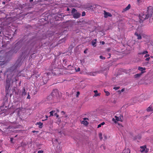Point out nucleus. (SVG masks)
I'll use <instances>...</instances> for the list:
<instances>
[{
  "label": "nucleus",
  "mask_w": 153,
  "mask_h": 153,
  "mask_svg": "<svg viewBox=\"0 0 153 153\" xmlns=\"http://www.w3.org/2000/svg\"><path fill=\"white\" fill-rule=\"evenodd\" d=\"M18 79L19 78L18 76L14 75L12 76L10 79L7 77L6 80V89H7L8 90L9 88L10 87L11 81L12 83H13L18 81Z\"/></svg>",
  "instance_id": "obj_1"
},
{
  "label": "nucleus",
  "mask_w": 153,
  "mask_h": 153,
  "mask_svg": "<svg viewBox=\"0 0 153 153\" xmlns=\"http://www.w3.org/2000/svg\"><path fill=\"white\" fill-rule=\"evenodd\" d=\"M4 128L5 130L4 129V130L2 131L3 132V134L5 135L10 133L11 131H13V128H11L10 125L8 126V127H5Z\"/></svg>",
  "instance_id": "obj_2"
},
{
  "label": "nucleus",
  "mask_w": 153,
  "mask_h": 153,
  "mask_svg": "<svg viewBox=\"0 0 153 153\" xmlns=\"http://www.w3.org/2000/svg\"><path fill=\"white\" fill-rule=\"evenodd\" d=\"M147 14L149 17L153 16V6H149L148 8Z\"/></svg>",
  "instance_id": "obj_3"
},
{
  "label": "nucleus",
  "mask_w": 153,
  "mask_h": 153,
  "mask_svg": "<svg viewBox=\"0 0 153 153\" xmlns=\"http://www.w3.org/2000/svg\"><path fill=\"white\" fill-rule=\"evenodd\" d=\"M149 17L147 14H144L143 13H141L140 14L139 16L140 22H141V21H143Z\"/></svg>",
  "instance_id": "obj_4"
},
{
  "label": "nucleus",
  "mask_w": 153,
  "mask_h": 153,
  "mask_svg": "<svg viewBox=\"0 0 153 153\" xmlns=\"http://www.w3.org/2000/svg\"><path fill=\"white\" fill-rule=\"evenodd\" d=\"M115 119L113 118L112 119V121L115 123H116L117 121H120L122 122L123 120V117H122L121 116H119L118 117L115 116Z\"/></svg>",
  "instance_id": "obj_5"
},
{
  "label": "nucleus",
  "mask_w": 153,
  "mask_h": 153,
  "mask_svg": "<svg viewBox=\"0 0 153 153\" xmlns=\"http://www.w3.org/2000/svg\"><path fill=\"white\" fill-rule=\"evenodd\" d=\"M10 19L9 18L7 19L6 21L5 22H2L1 23V29H4V26H5L6 25H7L9 24L10 23V22H7L8 21V20H9Z\"/></svg>",
  "instance_id": "obj_6"
},
{
  "label": "nucleus",
  "mask_w": 153,
  "mask_h": 153,
  "mask_svg": "<svg viewBox=\"0 0 153 153\" xmlns=\"http://www.w3.org/2000/svg\"><path fill=\"white\" fill-rule=\"evenodd\" d=\"M6 107H4V106H1L0 107V114L6 112L7 111V109H5V108H6Z\"/></svg>",
  "instance_id": "obj_7"
},
{
  "label": "nucleus",
  "mask_w": 153,
  "mask_h": 153,
  "mask_svg": "<svg viewBox=\"0 0 153 153\" xmlns=\"http://www.w3.org/2000/svg\"><path fill=\"white\" fill-rule=\"evenodd\" d=\"M80 13L77 12H76L75 13H74L73 14L74 18L75 19L79 18L80 17Z\"/></svg>",
  "instance_id": "obj_8"
},
{
  "label": "nucleus",
  "mask_w": 153,
  "mask_h": 153,
  "mask_svg": "<svg viewBox=\"0 0 153 153\" xmlns=\"http://www.w3.org/2000/svg\"><path fill=\"white\" fill-rule=\"evenodd\" d=\"M17 44H16V45L15 48V49L16 48V49L14 51L11 50V51H9V52H8V54H9V55H10V53H12V54H13V53H16L17 52V51H18V49H19V48H18V47H17Z\"/></svg>",
  "instance_id": "obj_9"
},
{
  "label": "nucleus",
  "mask_w": 153,
  "mask_h": 153,
  "mask_svg": "<svg viewBox=\"0 0 153 153\" xmlns=\"http://www.w3.org/2000/svg\"><path fill=\"white\" fill-rule=\"evenodd\" d=\"M104 14L105 18H107L108 16L111 17L112 16V15L110 13L107 12L105 11H104Z\"/></svg>",
  "instance_id": "obj_10"
},
{
  "label": "nucleus",
  "mask_w": 153,
  "mask_h": 153,
  "mask_svg": "<svg viewBox=\"0 0 153 153\" xmlns=\"http://www.w3.org/2000/svg\"><path fill=\"white\" fill-rule=\"evenodd\" d=\"M131 7V5L130 4H128L127 7H126V8L123 9L122 12H123L128 10Z\"/></svg>",
  "instance_id": "obj_11"
},
{
  "label": "nucleus",
  "mask_w": 153,
  "mask_h": 153,
  "mask_svg": "<svg viewBox=\"0 0 153 153\" xmlns=\"http://www.w3.org/2000/svg\"><path fill=\"white\" fill-rule=\"evenodd\" d=\"M27 94V92L25 90V88L24 87L23 88L22 90V96H25Z\"/></svg>",
  "instance_id": "obj_12"
},
{
  "label": "nucleus",
  "mask_w": 153,
  "mask_h": 153,
  "mask_svg": "<svg viewBox=\"0 0 153 153\" xmlns=\"http://www.w3.org/2000/svg\"><path fill=\"white\" fill-rule=\"evenodd\" d=\"M97 41V39H95L94 40H93L91 42V44L94 47H95L96 45L95 44H96V42Z\"/></svg>",
  "instance_id": "obj_13"
},
{
  "label": "nucleus",
  "mask_w": 153,
  "mask_h": 153,
  "mask_svg": "<svg viewBox=\"0 0 153 153\" xmlns=\"http://www.w3.org/2000/svg\"><path fill=\"white\" fill-rule=\"evenodd\" d=\"M36 125H38L39 126V128H41L42 127L43 123L41 122H37Z\"/></svg>",
  "instance_id": "obj_14"
},
{
  "label": "nucleus",
  "mask_w": 153,
  "mask_h": 153,
  "mask_svg": "<svg viewBox=\"0 0 153 153\" xmlns=\"http://www.w3.org/2000/svg\"><path fill=\"white\" fill-rule=\"evenodd\" d=\"M147 110L148 111H153V109L152 107L150 106L147 109Z\"/></svg>",
  "instance_id": "obj_15"
},
{
  "label": "nucleus",
  "mask_w": 153,
  "mask_h": 153,
  "mask_svg": "<svg viewBox=\"0 0 153 153\" xmlns=\"http://www.w3.org/2000/svg\"><path fill=\"white\" fill-rule=\"evenodd\" d=\"M146 69V68H142L140 66L138 68V69L140 71H141V72H143V71L145 70Z\"/></svg>",
  "instance_id": "obj_16"
},
{
  "label": "nucleus",
  "mask_w": 153,
  "mask_h": 153,
  "mask_svg": "<svg viewBox=\"0 0 153 153\" xmlns=\"http://www.w3.org/2000/svg\"><path fill=\"white\" fill-rule=\"evenodd\" d=\"M135 35L137 36L138 39H142L141 36L140 34H138L137 33H135Z\"/></svg>",
  "instance_id": "obj_17"
},
{
  "label": "nucleus",
  "mask_w": 153,
  "mask_h": 153,
  "mask_svg": "<svg viewBox=\"0 0 153 153\" xmlns=\"http://www.w3.org/2000/svg\"><path fill=\"white\" fill-rule=\"evenodd\" d=\"M143 2L142 0H137V4L140 5Z\"/></svg>",
  "instance_id": "obj_18"
},
{
  "label": "nucleus",
  "mask_w": 153,
  "mask_h": 153,
  "mask_svg": "<svg viewBox=\"0 0 153 153\" xmlns=\"http://www.w3.org/2000/svg\"><path fill=\"white\" fill-rule=\"evenodd\" d=\"M144 72H142L140 74H137L135 75V77L137 78L139 77L143 74Z\"/></svg>",
  "instance_id": "obj_19"
},
{
  "label": "nucleus",
  "mask_w": 153,
  "mask_h": 153,
  "mask_svg": "<svg viewBox=\"0 0 153 153\" xmlns=\"http://www.w3.org/2000/svg\"><path fill=\"white\" fill-rule=\"evenodd\" d=\"M94 92L95 93V94L94 95V96L95 97H97L99 96H100V94H98L97 91V90H94Z\"/></svg>",
  "instance_id": "obj_20"
},
{
  "label": "nucleus",
  "mask_w": 153,
  "mask_h": 153,
  "mask_svg": "<svg viewBox=\"0 0 153 153\" xmlns=\"http://www.w3.org/2000/svg\"><path fill=\"white\" fill-rule=\"evenodd\" d=\"M105 124V123L104 122H103L102 123L98 125L97 128H99L100 127L102 126H103Z\"/></svg>",
  "instance_id": "obj_21"
},
{
  "label": "nucleus",
  "mask_w": 153,
  "mask_h": 153,
  "mask_svg": "<svg viewBox=\"0 0 153 153\" xmlns=\"http://www.w3.org/2000/svg\"><path fill=\"white\" fill-rule=\"evenodd\" d=\"M96 73L95 72H91L89 73V75L91 76H95L96 75Z\"/></svg>",
  "instance_id": "obj_22"
},
{
  "label": "nucleus",
  "mask_w": 153,
  "mask_h": 153,
  "mask_svg": "<svg viewBox=\"0 0 153 153\" xmlns=\"http://www.w3.org/2000/svg\"><path fill=\"white\" fill-rule=\"evenodd\" d=\"M99 137L100 140L102 139V133L100 132L99 133Z\"/></svg>",
  "instance_id": "obj_23"
},
{
  "label": "nucleus",
  "mask_w": 153,
  "mask_h": 153,
  "mask_svg": "<svg viewBox=\"0 0 153 153\" xmlns=\"http://www.w3.org/2000/svg\"><path fill=\"white\" fill-rule=\"evenodd\" d=\"M128 150H129V153H130V151L128 149H125L123 151L124 152H125V153H127V152H128Z\"/></svg>",
  "instance_id": "obj_24"
},
{
  "label": "nucleus",
  "mask_w": 153,
  "mask_h": 153,
  "mask_svg": "<svg viewBox=\"0 0 153 153\" xmlns=\"http://www.w3.org/2000/svg\"><path fill=\"white\" fill-rule=\"evenodd\" d=\"M148 53V52L147 51H143V52L140 53L139 54H144L146 53Z\"/></svg>",
  "instance_id": "obj_25"
},
{
  "label": "nucleus",
  "mask_w": 153,
  "mask_h": 153,
  "mask_svg": "<svg viewBox=\"0 0 153 153\" xmlns=\"http://www.w3.org/2000/svg\"><path fill=\"white\" fill-rule=\"evenodd\" d=\"M104 92L105 93L106 95L108 96L110 95V93L107 91H106L105 90H104Z\"/></svg>",
  "instance_id": "obj_26"
},
{
  "label": "nucleus",
  "mask_w": 153,
  "mask_h": 153,
  "mask_svg": "<svg viewBox=\"0 0 153 153\" xmlns=\"http://www.w3.org/2000/svg\"><path fill=\"white\" fill-rule=\"evenodd\" d=\"M76 12V11L75 9L73 8L72 10L71 13L73 14L74 13H75Z\"/></svg>",
  "instance_id": "obj_27"
},
{
  "label": "nucleus",
  "mask_w": 153,
  "mask_h": 153,
  "mask_svg": "<svg viewBox=\"0 0 153 153\" xmlns=\"http://www.w3.org/2000/svg\"><path fill=\"white\" fill-rule=\"evenodd\" d=\"M141 148L143 149L142 150L141 149L140 150V152H143L144 151V150L145 149V148L143 146H141Z\"/></svg>",
  "instance_id": "obj_28"
},
{
  "label": "nucleus",
  "mask_w": 153,
  "mask_h": 153,
  "mask_svg": "<svg viewBox=\"0 0 153 153\" xmlns=\"http://www.w3.org/2000/svg\"><path fill=\"white\" fill-rule=\"evenodd\" d=\"M124 90H125V89H124V88H123V89L121 90V91H118V92L120 94V93H121V92H123V91H124Z\"/></svg>",
  "instance_id": "obj_29"
},
{
  "label": "nucleus",
  "mask_w": 153,
  "mask_h": 153,
  "mask_svg": "<svg viewBox=\"0 0 153 153\" xmlns=\"http://www.w3.org/2000/svg\"><path fill=\"white\" fill-rule=\"evenodd\" d=\"M100 59H105V57H104L102 56H100Z\"/></svg>",
  "instance_id": "obj_30"
},
{
  "label": "nucleus",
  "mask_w": 153,
  "mask_h": 153,
  "mask_svg": "<svg viewBox=\"0 0 153 153\" xmlns=\"http://www.w3.org/2000/svg\"><path fill=\"white\" fill-rule=\"evenodd\" d=\"M119 87H114V89H115V90H117L119 88Z\"/></svg>",
  "instance_id": "obj_31"
},
{
  "label": "nucleus",
  "mask_w": 153,
  "mask_h": 153,
  "mask_svg": "<svg viewBox=\"0 0 153 153\" xmlns=\"http://www.w3.org/2000/svg\"><path fill=\"white\" fill-rule=\"evenodd\" d=\"M30 95L29 94V93H28V95H27V99H30Z\"/></svg>",
  "instance_id": "obj_32"
},
{
  "label": "nucleus",
  "mask_w": 153,
  "mask_h": 153,
  "mask_svg": "<svg viewBox=\"0 0 153 153\" xmlns=\"http://www.w3.org/2000/svg\"><path fill=\"white\" fill-rule=\"evenodd\" d=\"M76 71H79L80 70V68H78L77 69H75Z\"/></svg>",
  "instance_id": "obj_33"
},
{
  "label": "nucleus",
  "mask_w": 153,
  "mask_h": 153,
  "mask_svg": "<svg viewBox=\"0 0 153 153\" xmlns=\"http://www.w3.org/2000/svg\"><path fill=\"white\" fill-rule=\"evenodd\" d=\"M50 116H53V111H51L50 112Z\"/></svg>",
  "instance_id": "obj_34"
},
{
  "label": "nucleus",
  "mask_w": 153,
  "mask_h": 153,
  "mask_svg": "<svg viewBox=\"0 0 153 153\" xmlns=\"http://www.w3.org/2000/svg\"><path fill=\"white\" fill-rule=\"evenodd\" d=\"M79 94H80L79 92V91L77 92L76 94V97H78L79 96Z\"/></svg>",
  "instance_id": "obj_35"
},
{
  "label": "nucleus",
  "mask_w": 153,
  "mask_h": 153,
  "mask_svg": "<svg viewBox=\"0 0 153 153\" xmlns=\"http://www.w3.org/2000/svg\"><path fill=\"white\" fill-rule=\"evenodd\" d=\"M83 122H84L83 124L85 125H87L88 123V122L86 121H84Z\"/></svg>",
  "instance_id": "obj_36"
},
{
  "label": "nucleus",
  "mask_w": 153,
  "mask_h": 153,
  "mask_svg": "<svg viewBox=\"0 0 153 153\" xmlns=\"http://www.w3.org/2000/svg\"><path fill=\"white\" fill-rule=\"evenodd\" d=\"M37 153H43V151L42 150H39L38 151Z\"/></svg>",
  "instance_id": "obj_37"
},
{
  "label": "nucleus",
  "mask_w": 153,
  "mask_h": 153,
  "mask_svg": "<svg viewBox=\"0 0 153 153\" xmlns=\"http://www.w3.org/2000/svg\"><path fill=\"white\" fill-rule=\"evenodd\" d=\"M54 115L56 116L57 118H58L59 116V115L57 114L56 113L54 114Z\"/></svg>",
  "instance_id": "obj_38"
},
{
  "label": "nucleus",
  "mask_w": 153,
  "mask_h": 153,
  "mask_svg": "<svg viewBox=\"0 0 153 153\" xmlns=\"http://www.w3.org/2000/svg\"><path fill=\"white\" fill-rule=\"evenodd\" d=\"M149 56V55L148 54H146L144 56L145 57H147Z\"/></svg>",
  "instance_id": "obj_39"
},
{
  "label": "nucleus",
  "mask_w": 153,
  "mask_h": 153,
  "mask_svg": "<svg viewBox=\"0 0 153 153\" xmlns=\"http://www.w3.org/2000/svg\"><path fill=\"white\" fill-rule=\"evenodd\" d=\"M150 59V58L149 57H148V58H146L145 59V60L146 61H149V60Z\"/></svg>",
  "instance_id": "obj_40"
},
{
  "label": "nucleus",
  "mask_w": 153,
  "mask_h": 153,
  "mask_svg": "<svg viewBox=\"0 0 153 153\" xmlns=\"http://www.w3.org/2000/svg\"><path fill=\"white\" fill-rule=\"evenodd\" d=\"M85 12H83L82 13V16H84L85 15Z\"/></svg>",
  "instance_id": "obj_41"
},
{
  "label": "nucleus",
  "mask_w": 153,
  "mask_h": 153,
  "mask_svg": "<svg viewBox=\"0 0 153 153\" xmlns=\"http://www.w3.org/2000/svg\"><path fill=\"white\" fill-rule=\"evenodd\" d=\"M103 136L104 137L105 139H107V136L106 135H103Z\"/></svg>",
  "instance_id": "obj_42"
},
{
  "label": "nucleus",
  "mask_w": 153,
  "mask_h": 153,
  "mask_svg": "<svg viewBox=\"0 0 153 153\" xmlns=\"http://www.w3.org/2000/svg\"><path fill=\"white\" fill-rule=\"evenodd\" d=\"M13 140V138H11L10 139V142L12 143Z\"/></svg>",
  "instance_id": "obj_43"
},
{
  "label": "nucleus",
  "mask_w": 153,
  "mask_h": 153,
  "mask_svg": "<svg viewBox=\"0 0 153 153\" xmlns=\"http://www.w3.org/2000/svg\"><path fill=\"white\" fill-rule=\"evenodd\" d=\"M101 43L102 44V45H103L105 44V42L103 41H102V42H101Z\"/></svg>",
  "instance_id": "obj_44"
},
{
  "label": "nucleus",
  "mask_w": 153,
  "mask_h": 153,
  "mask_svg": "<svg viewBox=\"0 0 153 153\" xmlns=\"http://www.w3.org/2000/svg\"><path fill=\"white\" fill-rule=\"evenodd\" d=\"M56 113L59 112V110L57 109H56Z\"/></svg>",
  "instance_id": "obj_45"
},
{
  "label": "nucleus",
  "mask_w": 153,
  "mask_h": 153,
  "mask_svg": "<svg viewBox=\"0 0 153 153\" xmlns=\"http://www.w3.org/2000/svg\"><path fill=\"white\" fill-rule=\"evenodd\" d=\"M52 111H53V113H54L56 112V110H53Z\"/></svg>",
  "instance_id": "obj_46"
},
{
  "label": "nucleus",
  "mask_w": 153,
  "mask_h": 153,
  "mask_svg": "<svg viewBox=\"0 0 153 153\" xmlns=\"http://www.w3.org/2000/svg\"><path fill=\"white\" fill-rule=\"evenodd\" d=\"M33 133H34V132H38V131H32Z\"/></svg>",
  "instance_id": "obj_47"
},
{
  "label": "nucleus",
  "mask_w": 153,
  "mask_h": 153,
  "mask_svg": "<svg viewBox=\"0 0 153 153\" xmlns=\"http://www.w3.org/2000/svg\"><path fill=\"white\" fill-rule=\"evenodd\" d=\"M61 113H63V114H64L65 113V112L64 111H62L61 112Z\"/></svg>",
  "instance_id": "obj_48"
},
{
  "label": "nucleus",
  "mask_w": 153,
  "mask_h": 153,
  "mask_svg": "<svg viewBox=\"0 0 153 153\" xmlns=\"http://www.w3.org/2000/svg\"><path fill=\"white\" fill-rule=\"evenodd\" d=\"M84 53H86V50H85L84 51Z\"/></svg>",
  "instance_id": "obj_49"
},
{
  "label": "nucleus",
  "mask_w": 153,
  "mask_h": 153,
  "mask_svg": "<svg viewBox=\"0 0 153 153\" xmlns=\"http://www.w3.org/2000/svg\"><path fill=\"white\" fill-rule=\"evenodd\" d=\"M122 153H125V152H123V151ZM127 153H129V151L128 150V152H127Z\"/></svg>",
  "instance_id": "obj_50"
},
{
  "label": "nucleus",
  "mask_w": 153,
  "mask_h": 153,
  "mask_svg": "<svg viewBox=\"0 0 153 153\" xmlns=\"http://www.w3.org/2000/svg\"><path fill=\"white\" fill-rule=\"evenodd\" d=\"M33 1V0H30V2Z\"/></svg>",
  "instance_id": "obj_51"
},
{
  "label": "nucleus",
  "mask_w": 153,
  "mask_h": 153,
  "mask_svg": "<svg viewBox=\"0 0 153 153\" xmlns=\"http://www.w3.org/2000/svg\"><path fill=\"white\" fill-rule=\"evenodd\" d=\"M20 103H19V107H20ZM19 107H17V108H19Z\"/></svg>",
  "instance_id": "obj_52"
},
{
  "label": "nucleus",
  "mask_w": 153,
  "mask_h": 153,
  "mask_svg": "<svg viewBox=\"0 0 153 153\" xmlns=\"http://www.w3.org/2000/svg\"><path fill=\"white\" fill-rule=\"evenodd\" d=\"M46 118L47 119L48 118V116H46Z\"/></svg>",
  "instance_id": "obj_53"
},
{
  "label": "nucleus",
  "mask_w": 153,
  "mask_h": 153,
  "mask_svg": "<svg viewBox=\"0 0 153 153\" xmlns=\"http://www.w3.org/2000/svg\"><path fill=\"white\" fill-rule=\"evenodd\" d=\"M102 146L103 147L104 149H105V148L104 146Z\"/></svg>",
  "instance_id": "obj_54"
},
{
  "label": "nucleus",
  "mask_w": 153,
  "mask_h": 153,
  "mask_svg": "<svg viewBox=\"0 0 153 153\" xmlns=\"http://www.w3.org/2000/svg\"><path fill=\"white\" fill-rule=\"evenodd\" d=\"M6 1H10V0H6Z\"/></svg>",
  "instance_id": "obj_55"
},
{
  "label": "nucleus",
  "mask_w": 153,
  "mask_h": 153,
  "mask_svg": "<svg viewBox=\"0 0 153 153\" xmlns=\"http://www.w3.org/2000/svg\"><path fill=\"white\" fill-rule=\"evenodd\" d=\"M150 57L152 58H153V56H151Z\"/></svg>",
  "instance_id": "obj_56"
},
{
  "label": "nucleus",
  "mask_w": 153,
  "mask_h": 153,
  "mask_svg": "<svg viewBox=\"0 0 153 153\" xmlns=\"http://www.w3.org/2000/svg\"><path fill=\"white\" fill-rule=\"evenodd\" d=\"M1 31L0 30V34L1 33Z\"/></svg>",
  "instance_id": "obj_57"
},
{
  "label": "nucleus",
  "mask_w": 153,
  "mask_h": 153,
  "mask_svg": "<svg viewBox=\"0 0 153 153\" xmlns=\"http://www.w3.org/2000/svg\"><path fill=\"white\" fill-rule=\"evenodd\" d=\"M2 51H1L0 52V53H2Z\"/></svg>",
  "instance_id": "obj_58"
},
{
  "label": "nucleus",
  "mask_w": 153,
  "mask_h": 153,
  "mask_svg": "<svg viewBox=\"0 0 153 153\" xmlns=\"http://www.w3.org/2000/svg\"><path fill=\"white\" fill-rule=\"evenodd\" d=\"M54 74L55 75L56 74V73H54Z\"/></svg>",
  "instance_id": "obj_59"
},
{
  "label": "nucleus",
  "mask_w": 153,
  "mask_h": 153,
  "mask_svg": "<svg viewBox=\"0 0 153 153\" xmlns=\"http://www.w3.org/2000/svg\"><path fill=\"white\" fill-rule=\"evenodd\" d=\"M3 4H4V2H3Z\"/></svg>",
  "instance_id": "obj_60"
},
{
  "label": "nucleus",
  "mask_w": 153,
  "mask_h": 153,
  "mask_svg": "<svg viewBox=\"0 0 153 153\" xmlns=\"http://www.w3.org/2000/svg\"><path fill=\"white\" fill-rule=\"evenodd\" d=\"M3 4H4V2H3Z\"/></svg>",
  "instance_id": "obj_61"
},
{
  "label": "nucleus",
  "mask_w": 153,
  "mask_h": 153,
  "mask_svg": "<svg viewBox=\"0 0 153 153\" xmlns=\"http://www.w3.org/2000/svg\"><path fill=\"white\" fill-rule=\"evenodd\" d=\"M1 153V152H0V153Z\"/></svg>",
  "instance_id": "obj_62"
},
{
  "label": "nucleus",
  "mask_w": 153,
  "mask_h": 153,
  "mask_svg": "<svg viewBox=\"0 0 153 153\" xmlns=\"http://www.w3.org/2000/svg\"><path fill=\"white\" fill-rule=\"evenodd\" d=\"M110 55H110V54H109V56H110Z\"/></svg>",
  "instance_id": "obj_63"
},
{
  "label": "nucleus",
  "mask_w": 153,
  "mask_h": 153,
  "mask_svg": "<svg viewBox=\"0 0 153 153\" xmlns=\"http://www.w3.org/2000/svg\"><path fill=\"white\" fill-rule=\"evenodd\" d=\"M34 153H36V152H34Z\"/></svg>",
  "instance_id": "obj_64"
}]
</instances>
